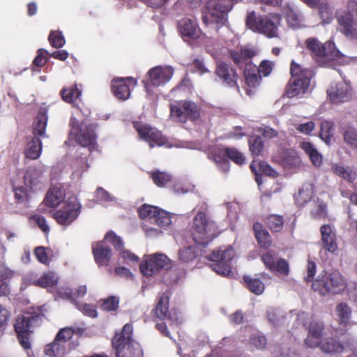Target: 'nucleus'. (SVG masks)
Wrapping results in <instances>:
<instances>
[{
  "label": "nucleus",
  "instance_id": "f257e3e1",
  "mask_svg": "<svg viewBox=\"0 0 357 357\" xmlns=\"http://www.w3.org/2000/svg\"><path fill=\"white\" fill-rule=\"evenodd\" d=\"M305 45L321 66L334 68L335 63H340L343 57V54L336 49L332 41H328L323 45L317 39L310 38L305 40Z\"/></svg>",
  "mask_w": 357,
  "mask_h": 357
},
{
  "label": "nucleus",
  "instance_id": "f03ea898",
  "mask_svg": "<svg viewBox=\"0 0 357 357\" xmlns=\"http://www.w3.org/2000/svg\"><path fill=\"white\" fill-rule=\"evenodd\" d=\"M280 15L272 13L257 16L254 11L248 13L245 23L254 32L264 34L268 38L279 37Z\"/></svg>",
  "mask_w": 357,
  "mask_h": 357
},
{
  "label": "nucleus",
  "instance_id": "7ed1b4c3",
  "mask_svg": "<svg viewBox=\"0 0 357 357\" xmlns=\"http://www.w3.org/2000/svg\"><path fill=\"white\" fill-rule=\"evenodd\" d=\"M132 330V325L126 324L121 333L116 334L113 338L112 345L116 357H143L140 345L131 337Z\"/></svg>",
  "mask_w": 357,
  "mask_h": 357
},
{
  "label": "nucleus",
  "instance_id": "20e7f679",
  "mask_svg": "<svg viewBox=\"0 0 357 357\" xmlns=\"http://www.w3.org/2000/svg\"><path fill=\"white\" fill-rule=\"evenodd\" d=\"M230 55L234 62L239 67L245 66L244 76L246 84L250 87L257 86L261 79V75L257 66L250 61L255 52L249 49H241L239 52L231 51Z\"/></svg>",
  "mask_w": 357,
  "mask_h": 357
},
{
  "label": "nucleus",
  "instance_id": "39448f33",
  "mask_svg": "<svg viewBox=\"0 0 357 357\" xmlns=\"http://www.w3.org/2000/svg\"><path fill=\"white\" fill-rule=\"evenodd\" d=\"M291 78L289 82L287 95L289 98L301 96L308 90L312 71L303 68L294 62L291 65Z\"/></svg>",
  "mask_w": 357,
  "mask_h": 357
},
{
  "label": "nucleus",
  "instance_id": "423d86ee",
  "mask_svg": "<svg viewBox=\"0 0 357 357\" xmlns=\"http://www.w3.org/2000/svg\"><path fill=\"white\" fill-rule=\"evenodd\" d=\"M346 282L342 274L338 271L324 273L313 281L312 289L325 296L328 294H340L346 288Z\"/></svg>",
  "mask_w": 357,
  "mask_h": 357
},
{
  "label": "nucleus",
  "instance_id": "0eeeda50",
  "mask_svg": "<svg viewBox=\"0 0 357 357\" xmlns=\"http://www.w3.org/2000/svg\"><path fill=\"white\" fill-rule=\"evenodd\" d=\"M357 17V1L349 0L347 11L337 10L336 18L338 23L337 29L347 39L357 40V28L354 18Z\"/></svg>",
  "mask_w": 357,
  "mask_h": 357
},
{
  "label": "nucleus",
  "instance_id": "6e6552de",
  "mask_svg": "<svg viewBox=\"0 0 357 357\" xmlns=\"http://www.w3.org/2000/svg\"><path fill=\"white\" fill-rule=\"evenodd\" d=\"M218 232L215 222L207 218L205 213L198 212L194 218L192 237L197 244L206 245Z\"/></svg>",
  "mask_w": 357,
  "mask_h": 357
},
{
  "label": "nucleus",
  "instance_id": "1a4fd4ad",
  "mask_svg": "<svg viewBox=\"0 0 357 357\" xmlns=\"http://www.w3.org/2000/svg\"><path fill=\"white\" fill-rule=\"evenodd\" d=\"M71 127L69 137L75 139L83 147H88L93 150L96 147V126L88 124L86 122L79 123L76 119L71 118L70 121Z\"/></svg>",
  "mask_w": 357,
  "mask_h": 357
},
{
  "label": "nucleus",
  "instance_id": "9d476101",
  "mask_svg": "<svg viewBox=\"0 0 357 357\" xmlns=\"http://www.w3.org/2000/svg\"><path fill=\"white\" fill-rule=\"evenodd\" d=\"M111 243L116 250H121L123 242L120 237L112 232H107L102 241L97 242L93 245V254L96 262L99 266H107L111 258V250L107 246L106 243Z\"/></svg>",
  "mask_w": 357,
  "mask_h": 357
},
{
  "label": "nucleus",
  "instance_id": "9b49d317",
  "mask_svg": "<svg viewBox=\"0 0 357 357\" xmlns=\"http://www.w3.org/2000/svg\"><path fill=\"white\" fill-rule=\"evenodd\" d=\"M74 331L71 328H61L56 334L54 341L45 347V354L47 357H65L68 349L67 342L73 337Z\"/></svg>",
  "mask_w": 357,
  "mask_h": 357
},
{
  "label": "nucleus",
  "instance_id": "f8f14e48",
  "mask_svg": "<svg viewBox=\"0 0 357 357\" xmlns=\"http://www.w3.org/2000/svg\"><path fill=\"white\" fill-rule=\"evenodd\" d=\"M170 117L172 120L181 123L194 121L199 117V109L192 101H180L171 104Z\"/></svg>",
  "mask_w": 357,
  "mask_h": 357
},
{
  "label": "nucleus",
  "instance_id": "ddd939ff",
  "mask_svg": "<svg viewBox=\"0 0 357 357\" xmlns=\"http://www.w3.org/2000/svg\"><path fill=\"white\" fill-rule=\"evenodd\" d=\"M235 256V251L231 247L223 250H215L209 257L212 261L211 267L219 275H228Z\"/></svg>",
  "mask_w": 357,
  "mask_h": 357
},
{
  "label": "nucleus",
  "instance_id": "4468645a",
  "mask_svg": "<svg viewBox=\"0 0 357 357\" xmlns=\"http://www.w3.org/2000/svg\"><path fill=\"white\" fill-rule=\"evenodd\" d=\"M174 73L171 66H158L151 68L147 73L148 79L145 87L148 94L151 93L150 86L159 87L168 83Z\"/></svg>",
  "mask_w": 357,
  "mask_h": 357
},
{
  "label": "nucleus",
  "instance_id": "2eb2a0df",
  "mask_svg": "<svg viewBox=\"0 0 357 357\" xmlns=\"http://www.w3.org/2000/svg\"><path fill=\"white\" fill-rule=\"evenodd\" d=\"M81 204L76 197H70L64 206L56 211L53 217L61 225H69L80 213Z\"/></svg>",
  "mask_w": 357,
  "mask_h": 357
},
{
  "label": "nucleus",
  "instance_id": "dca6fc26",
  "mask_svg": "<svg viewBox=\"0 0 357 357\" xmlns=\"http://www.w3.org/2000/svg\"><path fill=\"white\" fill-rule=\"evenodd\" d=\"M321 241L320 244L321 250L319 255L323 260H326L327 257L322 256V253L335 254L337 250V238L336 231L334 227L331 225H324L320 227Z\"/></svg>",
  "mask_w": 357,
  "mask_h": 357
},
{
  "label": "nucleus",
  "instance_id": "f3484780",
  "mask_svg": "<svg viewBox=\"0 0 357 357\" xmlns=\"http://www.w3.org/2000/svg\"><path fill=\"white\" fill-rule=\"evenodd\" d=\"M39 317L24 315L19 316L15 324V329L17 333L18 340L21 346L26 350L31 349V342L29 341V336L32 332L31 330V325L34 321H36Z\"/></svg>",
  "mask_w": 357,
  "mask_h": 357
},
{
  "label": "nucleus",
  "instance_id": "a211bd4d",
  "mask_svg": "<svg viewBox=\"0 0 357 357\" xmlns=\"http://www.w3.org/2000/svg\"><path fill=\"white\" fill-rule=\"evenodd\" d=\"M225 154L238 165H241L245 162V158L243 153L234 148H227L224 153H221V151H218L211 153L209 155V158L213 160L215 163L218 164L219 167L223 172H227L229 169V162L225 158Z\"/></svg>",
  "mask_w": 357,
  "mask_h": 357
},
{
  "label": "nucleus",
  "instance_id": "6ab92c4d",
  "mask_svg": "<svg viewBox=\"0 0 357 357\" xmlns=\"http://www.w3.org/2000/svg\"><path fill=\"white\" fill-rule=\"evenodd\" d=\"M133 125L139 137L147 142L151 148L154 146L153 143L159 146L165 144V138L160 132L155 128L149 127L146 124H142L139 122H134Z\"/></svg>",
  "mask_w": 357,
  "mask_h": 357
},
{
  "label": "nucleus",
  "instance_id": "aec40b11",
  "mask_svg": "<svg viewBox=\"0 0 357 357\" xmlns=\"http://www.w3.org/2000/svg\"><path fill=\"white\" fill-rule=\"evenodd\" d=\"M328 96L333 102H346L352 96L351 82L344 78L342 82L331 85L327 90Z\"/></svg>",
  "mask_w": 357,
  "mask_h": 357
},
{
  "label": "nucleus",
  "instance_id": "412c9836",
  "mask_svg": "<svg viewBox=\"0 0 357 357\" xmlns=\"http://www.w3.org/2000/svg\"><path fill=\"white\" fill-rule=\"evenodd\" d=\"M261 260L265 266L273 273L287 275L289 268L287 261L278 257L273 252L268 251L261 256Z\"/></svg>",
  "mask_w": 357,
  "mask_h": 357
},
{
  "label": "nucleus",
  "instance_id": "4be33fe9",
  "mask_svg": "<svg viewBox=\"0 0 357 357\" xmlns=\"http://www.w3.org/2000/svg\"><path fill=\"white\" fill-rule=\"evenodd\" d=\"M308 333L305 339V344L309 348H317L324 336V325L321 321L312 320L307 328Z\"/></svg>",
  "mask_w": 357,
  "mask_h": 357
},
{
  "label": "nucleus",
  "instance_id": "5701e85b",
  "mask_svg": "<svg viewBox=\"0 0 357 357\" xmlns=\"http://www.w3.org/2000/svg\"><path fill=\"white\" fill-rule=\"evenodd\" d=\"M178 29L184 40H195L202 33L197 22L188 17H184L178 22Z\"/></svg>",
  "mask_w": 357,
  "mask_h": 357
},
{
  "label": "nucleus",
  "instance_id": "b1692460",
  "mask_svg": "<svg viewBox=\"0 0 357 357\" xmlns=\"http://www.w3.org/2000/svg\"><path fill=\"white\" fill-rule=\"evenodd\" d=\"M128 81L134 86L137 84V80L132 77H128L126 79L116 78L112 82V89L114 95L119 99L127 100L130 95V89L126 83Z\"/></svg>",
  "mask_w": 357,
  "mask_h": 357
},
{
  "label": "nucleus",
  "instance_id": "393cba45",
  "mask_svg": "<svg viewBox=\"0 0 357 357\" xmlns=\"http://www.w3.org/2000/svg\"><path fill=\"white\" fill-rule=\"evenodd\" d=\"M153 312L160 319H169L173 322H178V314L176 313L172 314V313L169 312V296L167 294L161 295L153 310Z\"/></svg>",
  "mask_w": 357,
  "mask_h": 357
},
{
  "label": "nucleus",
  "instance_id": "a878e982",
  "mask_svg": "<svg viewBox=\"0 0 357 357\" xmlns=\"http://www.w3.org/2000/svg\"><path fill=\"white\" fill-rule=\"evenodd\" d=\"M215 73L224 84L229 87L236 86L238 88L236 73L233 68L225 63H220L218 65Z\"/></svg>",
  "mask_w": 357,
  "mask_h": 357
},
{
  "label": "nucleus",
  "instance_id": "bb28decb",
  "mask_svg": "<svg viewBox=\"0 0 357 357\" xmlns=\"http://www.w3.org/2000/svg\"><path fill=\"white\" fill-rule=\"evenodd\" d=\"M45 170L46 167L44 165L38 164L36 166L30 167L25 174L21 173L20 178L23 179L25 185H27L28 183L30 186L33 187L41 181Z\"/></svg>",
  "mask_w": 357,
  "mask_h": 357
},
{
  "label": "nucleus",
  "instance_id": "cd10ccee",
  "mask_svg": "<svg viewBox=\"0 0 357 357\" xmlns=\"http://www.w3.org/2000/svg\"><path fill=\"white\" fill-rule=\"evenodd\" d=\"M65 198V191L61 185L52 186L47 192L45 199V204L49 207L59 206Z\"/></svg>",
  "mask_w": 357,
  "mask_h": 357
},
{
  "label": "nucleus",
  "instance_id": "c85d7f7f",
  "mask_svg": "<svg viewBox=\"0 0 357 357\" xmlns=\"http://www.w3.org/2000/svg\"><path fill=\"white\" fill-rule=\"evenodd\" d=\"M12 183L15 199L20 203L26 202L29 198L32 186H30L28 183L27 185H25L23 182V179L20 177L13 180Z\"/></svg>",
  "mask_w": 357,
  "mask_h": 357
},
{
  "label": "nucleus",
  "instance_id": "c756f323",
  "mask_svg": "<svg viewBox=\"0 0 357 357\" xmlns=\"http://www.w3.org/2000/svg\"><path fill=\"white\" fill-rule=\"evenodd\" d=\"M318 347L326 354L341 353L344 350V347L340 342L332 337L322 339Z\"/></svg>",
  "mask_w": 357,
  "mask_h": 357
},
{
  "label": "nucleus",
  "instance_id": "7c9ffc66",
  "mask_svg": "<svg viewBox=\"0 0 357 357\" xmlns=\"http://www.w3.org/2000/svg\"><path fill=\"white\" fill-rule=\"evenodd\" d=\"M281 163L284 168L292 169L299 167L301 160L294 150L289 149L282 153Z\"/></svg>",
  "mask_w": 357,
  "mask_h": 357
},
{
  "label": "nucleus",
  "instance_id": "2f4dec72",
  "mask_svg": "<svg viewBox=\"0 0 357 357\" xmlns=\"http://www.w3.org/2000/svg\"><path fill=\"white\" fill-rule=\"evenodd\" d=\"M284 12L289 26L293 28H298L303 21V15L291 5H287Z\"/></svg>",
  "mask_w": 357,
  "mask_h": 357
},
{
  "label": "nucleus",
  "instance_id": "473e14b6",
  "mask_svg": "<svg viewBox=\"0 0 357 357\" xmlns=\"http://www.w3.org/2000/svg\"><path fill=\"white\" fill-rule=\"evenodd\" d=\"M300 146L310 158L312 163L316 167H320L323 162L321 154L309 142H303Z\"/></svg>",
  "mask_w": 357,
  "mask_h": 357
},
{
  "label": "nucleus",
  "instance_id": "72a5a7b5",
  "mask_svg": "<svg viewBox=\"0 0 357 357\" xmlns=\"http://www.w3.org/2000/svg\"><path fill=\"white\" fill-rule=\"evenodd\" d=\"M47 122V115L45 109L39 111L38 116L33 123V135L35 137L45 136Z\"/></svg>",
  "mask_w": 357,
  "mask_h": 357
},
{
  "label": "nucleus",
  "instance_id": "f704fd0d",
  "mask_svg": "<svg viewBox=\"0 0 357 357\" xmlns=\"http://www.w3.org/2000/svg\"><path fill=\"white\" fill-rule=\"evenodd\" d=\"M312 194V184L310 183H305L294 197L296 204L300 206H304L311 200Z\"/></svg>",
  "mask_w": 357,
  "mask_h": 357
},
{
  "label": "nucleus",
  "instance_id": "c9c22d12",
  "mask_svg": "<svg viewBox=\"0 0 357 357\" xmlns=\"http://www.w3.org/2000/svg\"><path fill=\"white\" fill-rule=\"evenodd\" d=\"M335 314L339 324L346 326L350 322L351 310L347 303H340L336 306Z\"/></svg>",
  "mask_w": 357,
  "mask_h": 357
},
{
  "label": "nucleus",
  "instance_id": "e433bc0d",
  "mask_svg": "<svg viewBox=\"0 0 357 357\" xmlns=\"http://www.w3.org/2000/svg\"><path fill=\"white\" fill-rule=\"evenodd\" d=\"M42 151V143L39 138L33 137L26 146L25 155L26 158L32 160L38 158Z\"/></svg>",
  "mask_w": 357,
  "mask_h": 357
},
{
  "label": "nucleus",
  "instance_id": "4c0bfd02",
  "mask_svg": "<svg viewBox=\"0 0 357 357\" xmlns=\"http://www.w3.org/2000/svg\"><path fill=\"white\" fill-rule=\"evenodd\" d=\"M140 270L142 274L147 277L152 276L160 271L151 255L144 257L140 265Z\"/></svg>",
  "mask_w": 357,
  "mask_h": 357
},
{
  "label": "nucleus",
  "instance_id": "58836bf2",
  "mask_svg": "<svg viewBox=\"0 0 357 357\" xmlns=\"http://www.w3.org/2000/svg\"><path fill=\"white\" fill-rule=\"evenodd\" d=\"M63 100L68 103H74L79 100L82 96V89L75 84L70 88H64L61 91Z\"/></svg>",
  "mask_w": 357,
  "mask_h": 357
},
{
  "label": "nucleus",
  "instance_id": "ea45409f",
  "mask_svg": "<svg viewBox=\"0 0 357 357\" xmlns=\"http://www.w3.org/2000/svg\"><path fill=\"white\" fill-rule=\"evenodd\" d=\"M256 238L261 247H268L271 245V237L268 232L263 228L260 223H255L253 225Z\"/></svg>",
  "mask_w": 357,
  "mask_h": 357
},
{
  "label": "nucleus",
  "instance_id": "a19ab883",
  "mask_svg": "<svg viewBox=\"0 0 357 357\" xmlns=\"http://www.w3.org/2000/svg\"><path fill=\"white\" fill-rule=\"evenodd\" d=\"M324 24H330L333 20V10L326 0H321L317 7Z\"/></svg>",
  "mask_w": 357,
  "mask_h": 357
},
{
  "label": "nucleus",
  "instance_id": "79ce46f5",
  "mask_svg": "<svg viewBox=\"0 0 357 357\" xmlns=\"http://www.w3.org/2000/svg\"><path fill=\"white\" fill-rule=\"evenodd\" d=\"M332 170L335 174L349 182L354 181L356 178V172L349 167L345 168L340 165L334 164L332 166Z\"/></svg>",
  "mask_w": 357,
  "mask_h": 357
},
{
  "label": "nucleus",
  "instance_id": "37998d69",
  "mask_svg": "<svg viewBox=\"0 0 357 357\" xmlns=\"http://www.w3.org/2000/svg\"><path fill=\"white\" fill-rule=\"evenodd\" d=\"M198 255V248L197 245H189L179 250V259L184 261L188 262L192 261Z\"/></svg>",
  "mask_w": 357,
  "mask_h": 357
},
{
  "label": "nucleus",
  "instance_id": "c03bdc74",
  "mask_svg": "<svg viewBox=\"0 0 357 357\" xmlns=\"http://www.w3.org/2000/svg\"><path fill=\"white\" fill-rule=\"evenodd\" d=\"M58 276L53 272H49L43 274L39 279L34 281V284L41 287H47L54 286L58 281Z\"/></svg>",
  "mask_w": 357,
  "mask_h": 357
},
{
  "label": "nucleus",
  "instance_id": "a18cd8bd",
  "mask_svg": "<svg viewBox=\"0 0 357 357\" xmlns=\"http://www.w3.org/2000/svg\"><path fill=\"white\" fill-rule=\"evenodd\" d=\"M248 289L255 294L259 295L264 291V284L259 279L252 278L248 276L243 278Z\"/></svg>",
  "mask_w": 357,
  "mask_h": 357
},
{
  "label": "nucleus",
  "instance_id": "49530a36",
  "mask_svg": "<svg viewBox=\"0 0 357 357\" xmlns=\"http://www.w3.org/2000/svg\"><path fill=\"white\" fill-rule=\"evenodd\" d=\"M267 319L273 326H278L282 322L283 312L280 309L270 307L266 312Z\"/></svg>",
  "mask_w": 357,
  "mask_h": 357
},
{
  "label": "nucleus",
  "instance_id": "de8ad7c7",
  "mask_svg": "<svg viewBox=\"0 0 357 357\" xmlns=\"http://www.w3.org/2000/svg\"><path fill=\"white\" fill-rule=\"evenodd\" d=\"M152 222L160 227H167L171 224L172 220L168 212L158 208Z\"/></svg>",
  "mask_w": 357,
  "mask_h": 357
},
{
  "label": "nucleus",
  "instance_id": "09e8293b",
  "mask_svg": "<svg viewBox=\"0 0 357 357\" xmlns=\"http://www.w3.org/2000/svg\"><path fill=\"white\" fill-rule=\"evenodd\" d=\"M344 142L357 153V130L349 127L344 133Z\"/></svg>",
  "mask_w": 357,
  "mask_h": 357
},
{
  "label": "nucleus",
  "instance_id": "8fccbe9b",
  "mask_svg": "<svg viewBox=\"0 0 357 357\" xmlns=\"http://www.w3.org/2000/svg\"><path fill=\"white\" fill-rule=\"evenodd\" d=\"M250 151L253 156H258L261 154L264 144L261 137H253L249 140Z\"/></svg>",
  "mask_w": 357,
  "mask_h": 357
},
{
  "label": "nucleus",
  "instance_id": "3c124183",
  "mask_svg": "<svg viewBox=\"0 0 357 357\" xmlns=\"http://www.w3.org/2000/svg\"><path fill=\"white\" fill-rule=\"evenodd\" d=\"M320 137L328 144L333 136V124L331 122L326 121L321 124Z\"/></svg>",
  "mask_w": 357,
  "mask_h": 357
},
{
  "label": "nucleus",
  "instance_id": "603ef678",
  "mask_svg": "<svg viewBox=\"0 0 357 357\" xmlns=\"http://www.w3.org/2000/svg\"><path fill=\"white\" fill-rule=\"evenodd\" d=\"M49 41L54 48L62 47L65 45V38L61 32L58 31H52L49 36Z\"/></svg>",
  "mask_w": 357,
  "mask_h": 357
},
{
  "label": "nucleus",
  "instance_id": "864d4df0",
  "mask_svg": "<svg viewBox=\"0 0 357 357\" xmlns=\"http://www.w3.org/2000/svg\"><path fill=\"white\" fill-rule=\"evenodd\" d=\"M74 305L79 310L84 314L90 317H96L98 314L96 307L90 304L81 303L79 302H75Z\"/></svg>",
  "mask_w": 357,
  "mask_h": 357
},
{
  "label": "nucleus",
  "instance_id": "5fc2aeb1",
  "mask_svg": "<svg viewBox=\"0 0 357 357\" xmlns=\"http://www.w3.org/2000/svg\"><path fill=\"white\" fill-rule=\"evenodd\" d=\"M157 209L155 206L144 204L139 208V214L142 218H149L152 222Z\"/></svg>",
  "mask_w": 357,
  "mask_h": 357
},
{
  "label": "nucleus",
  "instance_id": "6e6d98bb",
  "mask_svg": "<svg viewBox=\"0 0 357 357\" xmlns=\"http://www.w3.org/2000/svg\"><path fill=\"white\" fill-rule=\"evenodd\" d=\"M153 257L156 265L160 270L163 268H168L170 266L171 260L164 254L155 253L151 255Z\"/></svg>",
  "mask_w": 357,
  "mask_h": 357
},
{
  "label": "nucleus",
  "instance_id": "4d7b16f0",
  "mask_svg": "<svg viewBox=\"0 0 357 357\" xmlns=\"http://www.w3.org/2000/svg\"><path fill=\"white\" fill-rule=\"evenodd\" d=\"M267 223L272 231H279L282 227L283 219L282 216L271 215L268 218Z\"/></svg>",
  "mask_w": 357,
  "mask_h": 357
},
{
  "label": "nucleus",
  "instance_id": "13d9d810",
  "mask_svg": "<svg viewBox=\"0 0 357 357\" xmlns=\"http://www.w3.org/2000/svg\"><path fill=\"white\" fill-rule=\"evenodd\" d=\"M5 253L6 248L3 247L2 250L0 252V273L2 276L8 278L12 277L15 274V272L6 266Z\"/></svg>",
  "mask_w": 357,
  "mask_h": 357
},
{
  "label": "nucleus",
  "instance_id": "bf43d9fd",
  "mask_svg": "<svg viewBox=\"0 0 357 357\" xmlns=\"http://www.w3.org/2000/svg\"><path fill=\"white\" fill-rule=\"evenodd\" d=\"M153 182L159 187L165 186L171 179V176L164 172H156L152 174Z\"/></svg>",
  "mask_w": 357,
  "mask_h": 357
},
{
  "label": "nucleus",
  "instance_id": "052dcab7",
  "mask_svg": "<svg viewBox=\"0 0 357 357\" xmlns=\"http://www.w3.org/2000/svg\"><path fill=\"white\" fill-rule=\"evenodd\" d=\"M119 299L116 296H110L105 299L102 304V308L106 311H114L119 307Z\"/></svg>",
  "mask_w": 357,
  "mask_h": 357
},
{
  "label": "nucleus",
  "instance_id": "680f3d73",
  "mask_svg": "<svg viewBox=\"0 0 357 357\" xmlns=\"http://www.w3.org/2000/svg\"><path fill=\"white\" fill-rule=\"evenodd\" d=\"M96 197L98 199V201L102 204H107L115 200V198L114 197L109 195L106 190H105L102 188H99L97 189Z\"/></svg>",
  "mask_w": 357,
  "mask_h": 357
},
{
  "label": "nucleus",
  "instance_id": "e2e57ef3",
  "mask_svg": "<svg viewBox=\"0 0 357 357\" xmlns=\"http://www.w3.org/2000/svg\"><path fill=\"white\" fill-rule=\"evenodd\" d=\"M250 344L255 346L257 349H263L266 344V340L265 337L260 333H254L250 338Z\"/></svg>",
  "mask_w": 357,
  "mask_h": 357
},
{
  "label": "nucleus",
  "instance_id": "0e129e2a",
  "mask_svg": "<svg viewBox=\"0 0 357 357\" xmlns=\"http://www.w3.org/2000/svg\"><path fill=\"white\" fill-rule=\"evenodd\" d=\"M314 128V123L312 121H308L304 123L296 125V129L305 135H310Z\"/></svg>",
  "mask_w": 357,
  "mask_h": 357
},
{
  "label": "nucleus",
  "instance_id": "69168bd1",
  "mask_svg": "<svg viewBox=\"0 0 357 357\" xmlns=\"http://www.w3.org/2000/svg\"><path fill=\"white\" fill-rule=\"evenodd\" d=\"M58 294H59V297H61L63 299H66V300H68V301H71L73 304L75 302H77L73 298V291L70 289H69L68 287H60L59 289L58 290Z\"/></svg>",
  "mask_w": 357,
  "mask_h": 357
},
{
  "label": "nucleus",
  "instance_id": "338daca9",
  "mask_svg": "<svg viewBox=\"0 0 357 357\" xmlns=\"http://www.w3.org/2000/svg\"><path fill=\"white\" fill-rule=\"evenodd\" d=\"M47 53V51L44 49L38 50V55L33 61V65L38 67L43 66L47 61V59L45 58V54Z\"/></svg>",
  "mask_w": 357,
  "mask_h": 357
},
{
  "label": "nucleus",
  "instance_id": "774afa93",
  "mask_svg": "<svg viewBox=\"0 0 357 357\" xmlns=\"http://www.w3.org/2000/svg\"><path fill=\"white\" fill-rule=\"evenodd\" d=\"M35 255L40 262L43 264H47L49 262L47 253L44 247L36 248L35 250Z\"/></svg>",
  "mask_w": 357,
  "mask_h": 357
}]
</instances>
